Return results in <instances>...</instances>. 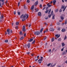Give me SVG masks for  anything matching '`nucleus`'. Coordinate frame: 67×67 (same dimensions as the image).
Segmentation results:
<instances>
[{
    "instance_id": "0eeeda50",
    "label": "nucleus",
    "mask_w": 67,
    "mask_h": 67,
    "mask_svg": "<svg viewBox=\"0 0 67 67\" xmlns=\"http://www.w3.org/2000/svg\"><path fill=\"white\" fill-rule=\"evenodd\" d=\"M49 30L50 31H54V29L53 28H50V29H49Z\"/></svg>"
},
{
    "instance_id": "f3484780",
    "label": "nucleus",
    "mask_w": 67,
    "mask_h": 67,
    "mask_svg": "<svg viewBox=\"0 0 67 67\" xmlns=\"http://www.w3.org/2000/svg\"><path fill=\"white\" fill-rule=\"evenodd\" d=\"M38 1H37V2H36L35 3V5H37V4H38Z\"/></svg>"
},
{
    "instance_id": "4be33fe9",
    "label": "nucleus",
    "mask_w": 67,
    "mask_h": 67,
    "mask_svg": "<svg viewBox=\"0 0 67 67\" xmlns=\"http://www.w3.org/2000/svg\"><path fill=\"white\" fill-rule=\"evenodd\" d=\"M43 30V28H42L40 31V32L41 33H42Z\"/></svg>"
},
{
    "instance_id": "72a5a7b5",
    "label": "nucleus",
    "mask_w": 67,
    "mask_h": 67,
    "mask_svg": "<svg viewBox=\"0 0 67 67\" xmlns=\"http://www.w3.org/2000/svg\"><path fill=\"white\" fill-rule=\"evenodd\" d=\"M66 54V52H64L63 53V55H64V54Z\"/></svg>"
},
{
    "instance_id": "4c0bfd02",
    "label": "nucleus",
    "mask_w": 67,
    "mask_h": 67,
    "mask_svg": "<svg viewBox=\"0 0 67 67\" xmlns=\"http://www.w3.org/2000/svg\"><path fill=\"white\" fill-rule=\"evenodd\" d=\"M35 41L34 40L32 42V44H34L35 43Z\"/></svg>"
},
{
    "instance_id": "aec40b11",
    "label": "nucleus",
    "mask_w": 67,
    "mask_h": 67,
    "mask_svg": "<svg viewBox=\"0 0 67 67\" xmlns=\"http://www.w3.org/2000/svg\"><path fill=\"white\" fill-rule=\"evenodd\" d=\"M1 19H2L3 18V16H4L3 15H1Z\"/></svg>"
},
{
    "instance_id": "7ed1b4c3",
    "label": "nucleus",
    "mask_w": 67,
    "mask_h": 67,
    "mask_svg": "<svg viewBox=\"0 0 67 67\" xmlns=\"http://www.w3.org/2000/svg\"><path fill=\"white\" fill-rule=\"evenodd\" d=\"M43 60L42 59H39L38 60V62L39 64H41L42 63V61Z\"/></svg>"
},
{
    "instance_id": "4468645a",
    "label": "nucleus",
    "mask_w": 67,
    "mask_h": 67,
    "mask_svg": "<svg viewBox=\"0 0 67 67\" xmlns=\"http://www.w3.org/2000/svg\"><path fill=\"white\" fill-rule=\"evenodd\" d=\"M27 46L28 47V48H30V43H29L27 45Z\"/></svg>"
},
{
    "instance_id": "e2e57ef3",
    "label": "nucleus",
    "mask_w": 67,
    "mask_h": 67,
    "mask_svg": "<svg viewBox=\"0 0 67 67\" xmlns=\"http://www.w3.org/2000/svg\"><path fill=\"white\" fill-rule=\"evenodd\" d=\"M20 5V3L19 2L18 3V6H19Z\"/></svg>"
},
{
    "instance_id": "ddd939ff",
    "label": "nucleus",
    "mask_w": 67,
    "mask_h": 67,
    "mask_svg": "<svg viewBox=\"0 0 67 67\" xmlns=\"http://www.w3.org/2000/svg\"><path fill=\"white\" fill-rule=\"evenodd\" d=\"M34 5H32L31 7V10H32L33 9H34Z\"/></svg>"
},
{
    "instance_id": "37998d69",
    "label": "nucleus",
    "mask_w": 67,
    "mask_h": 67,
    "mask_svg": "<svg viewBox=\"0 0 67 67\" xmlns=\"http://www.w3.org/2000/svg\"><path fill=\"white\" fill-rule=\"evenodd\" d=\"M15 29H18V26H16L15 27Z\"/></svg>"
},
{
    "instance_id": "9b49d317",
    "label": "nucleus",
    "mask_w": 67,
    "mask_h": 67,
    "mask_svg": "<svg viewBox=\"0 0 67 67\" xmlns=\"http://www.w3.org/2000/svg\"><path fill=\"white\" fill-rule=\"evenodd\" d=\"M65 5H62L61 7V9H64L65 8Z\"/></svg>"
},
{
    "instance_id": "680f3d73",
    "label": "nucleus",
    "mask_w": 67,
    "mask_h": 67,
    "mask_svg": "<svg viewBox=\"0 0 67 67\" xmlns=\"http://www.w3.org/2000/svg\"><path fill=\"white\" fill-rule=\"evenodd\" d=\"M64 24H65V23H63L62 24V25H64Z\"/></svg>"
},
{
    "instance_id": "a211bd4d",
    "label": "nucleus",
    "mask_w": 67,
    "mask_h": 67,
    "mask_svg": "<svg viewBox=\"0 0 67 67\" xmlns=\"http://www.w3.org/2000/svg\"><path fill=\"white\" fill-rule=\"evenodd\" d=\"M53 41H54V38H53L51 40V41L52 42H53Z\"/></svg>"
},
{
    "instance_id": "f8f14e48",
    "label": "nucleus",
    "mask_w": 67,
    "mask_h": 67,
    "mask_svg": "<svg viewBox=\"0 0 67 67\" xmlns=\"http://www.w3.org/2000/svg\"><path fill=\"white\" fill-rule=\"evenodd\" d=\"M35 12H37V11H38V9H37L36 8H35Z\"/></svg>"
},
{
    "instance_id": "09e8293b",
    "label": "nucleus",
    "mask_w": 67,
    "mask_h": 67,
    "mask_svg": "<svg viewBox=\"0 0 67 67\" xmlns=\"http://www.w3.org/2000/svg\"><path fill=\"white\" fill-rule=\"evenodd\" d=\"M1 2H4V0H1Z\"/></svg>"
},
{
    "instance_id": "6ab92c4d",
    "label": "nucleus",
    "mask_w": 67,
    "mask_h": 67,
    "mask_svg": "<svg viewBox=\"0 0 67 67\" xmlns=\"http://www.w3.org/2000/svg\"><path fill=\"white\" fill-rule=\"evenodd\" d=\"M33 41V39H31L29 40V42H32V41Z\"/></svg>"
},
{
    "instance_id": "f704fd0d",
    "label": "nucleus",
    "mask_w": 67,
    "mask_h": 67,
    "mask_svg": "<svg viewBox=\"0 0 67 67\" xmlns=\"http://www.w3.org/2000/svg\"><path fill=\"white\" fill-rule=\"evenodd\" d=\"M65 24H67V20H65Z\"/></svg>"
},
{
    "instance_id": "c9c22d12",
    "label": "nucleus",
    "mask_w": 67,
    "mask_h": 67,
    "mask_svg": "<svg viewBox=\"0 0 67 67\" xmlns=\"http://www.w3.org/2000/svg\"><path fill=\"white\" fill-rule=\"evenodd\" d=\"M4 4V2H2V5H3Z\"/></svg>"
},
{
    "instance_id": "9d476101",
    "label": "nucleus",
    "mask_w": 67,
    "mask_h": 67,
    "mask_svg": "<svg viewBox=\"0 0 67 67\" xmlns=\"http://www.w3.org/2000/svg\"><path fill=\"white\" fill-rule=\"evenodd\" d=\"M55 36L57 37V38H58L60 36L59 35H58L57 34L55 35Z\"/></svg>"
},
{
    "instance_id": "6e6d98bb",
    "label": "nucleus",
    "mask_w": 67,
    "mask_h": 67,
    "mask_svg": "<svg viewBox=\"0 0 67 67\" xmlns=\"http://www.w3.org/2000/svg\"><path fill=\"white\" fill-rule=\"evenodd\" d=\"M25 36H26V34H24V36L25 37Z\"/></svg>"
},
{
    "instance_id": "c85d7f7f",
    "label": "nucleus",
    "mask_w": 67,
    "mask_h": 67,
    "mask_svg": "<svg viewBox=\"0 0 67 67\" xmlns=\"http://www.w3.org/2000/svg\"><path fill=\"white\" fill-rule=\"evenodd\" d=\"M61 40V38H59V39L58 40V41H60Z\"/></svg>"
},
{
    "instance_id": "774afa93",
    "label": "nucleus",
    "mask_w": 67,
    "mask_h": 67,
    "mask_svg": "<svg viewBox=\"0 0 67 67\" xmlns=\"http://www.w3.org/2000/svg\"><path fill=\"white\" fill-rule=\"evenodd\" d=\"M55 19V17H52V19Z\"/></svg>"
},
{
    "instance_id": "de8ad7c7",
    "label": "nucleus",
    "mask_w": 67,
    "mask_h": 67,
    "mask_svg": "<svg viewBox=\"0 0 67 67\" xmlns=\"http://www.w3.org/2000/svg\"><path fill=\"white\" fill-rule=\"evenodd\" d=\"M66 38H67V37H66V36H65V38L64 39V40H65V39H66Z\"/></svg>"
},
{
    "instance_id": "79ce46f5",
    "label": "nucleus",
    "mask_w": 67,
    "mask_h": 67,
    "mask_svg": "<svg viewBox=\"0 0 67 67\" xmlns=\"http://www.w3.org/2000/svg\"><path fill=\"white\" fill-rule=\"evenodd\" d=\"M18 15H20V12H18Z\"/></svg>"
},
{
    "instance_id": "ea45409f",
    "label": "nucleus",
    "mask_w": 67,
    "mask_h": 67,
    "mask_svg": "<svg viewBox=\"0 0 67 67\" xmlns=\"http://www.w3.org/2000/svg\"><path fill=\"white\" fill-rule=\"evenodd\" d=\"M64 47L63 48H62L61 49V51H63L64 50Z\"/></svg>"
},
{
    "instance_id": "423d86ee",
    "label": "nucleus",
    "mask_w": 67,
    "mask_h": 67,
    "mask_svg": "<svg viewBox=\"0 0 67 67\" xmlns=\"http://www.w3.org/2000/svg\"><path fill=\"white\" fill-rule=\"evenodd\" d=\"M7 32L8 33V34H10V29H7Z\"/></svg>"
},
{
    "instance_id": "a18cd8bd",
    "label": "nucleus",
    "mask_w": 67,
    "mask_h": 67,
    "mask_svg": "<svg viewBox=\"0 0 67 67\" xmlns=\"http://www.w3.org/2000/svg\"><path fill=\"white\" fill-rule=\"evenodd\" d=\"M63 20H59V22H62V21H63Z\"/></svg>"
},
{
    "instance_id": "864d4df0",
    "label": "nucleus",
    "mask_w": 67,
    "mask_h": 67,
    "mask_svg": "<svg viewBox=\"0 0 67 67\" xmlns=\"http://www.w3.org/2000/svg\"><path fill=\"white\" fill-rule=\"evenodd\" d=\"M41 59H43V57H41Z\"/></svg>"
},
{
    "instance_id": "f257e3e1",
    "label": "nucleus",
    "mask_w": 67,
    "mask_h": 67,
    "mask_svg": "<svg viewBox=\"0 0 67 67\" xmlns=\"http://www.w3.org/2000/svg\"><path fill=\"white\" fill-rule=\"evenodd\" d=\"M26 17V19H27L28 18V17H29V15L27 14H26L24 15L22 14L20 16V18L21 19H22L23 18L22 21H24L25 20V19H26L25 18Z\"/></svg>"
},
{
    "instance_id": "5fc2aeb1",
    "label": "nucleus",
    "mask_w": 67,
    "mask_h": 67,
    "mask_svg": "<svg viewBox=\"0 0 67 67\" xmlns=\"http://www.w3.org/2000/svg\"><path fill=\"white\" fill-rule=\"evenodd\" d=\"M58 30H59H59H60V28H58Z\"/></svg>"
},
{
    "instance_id": "c756f323",
    "label": "nucleus",
    "mask_w": 67,
    "mask_h": 67,
    "mask_svg": "<svg viewBox=\"0 0 67 67\" xmlns=\"http://www.w3.org/2000/svg\"><path fill=\"white\" fill-rule=\"evenodd\" d=\"M51 65V63H49L47 65V66H49Z\"/></svg>"
},
{
    "instance_id": "3c124183",
    "label": "nucleus",
    "mask_w": 67,
    "mask_h": 67,
    "mask_svg": "<svg viewBox=\"0 0 67 67\" xmlns=\"http://www.w3.org/2000/svg\"><path fill=\"white\" fill-rule=\"evenodd\" d=\"M51 52V49H50L49 50V52Z\"/></svg>"
},
{
    "instance_id": "2f4dec72",
    "label": "nucleus",
    "mask_w": 67,
    "mask_h": 67,
    "mask_svg": "<svg viewBox=\"0 0 67 67\" xmlns=\"http://www.w3.org/2000/svg\"><path fill=\"white\" fill-rule=\"evenodd\" d=\"M5 42H6V43L8 42V40H5Z\"/></svg>"
},
{
    "instance_id": "69168bd1",
    "label": "nucleus",
    "mask_w": 67,
    "mask_h": 67,
    "mask_svg": "<svg viewBox=\"0 0 67 67\" xmlns=\"http://www.w3.org/2000/svg\"><path fill=\"white\" fill-rule=\"evenodd\" d=\"M31 26V24H30L29 25V27H30V26Z\"/></svg>"
},
{
    "instance_id": "49530a36",
    "label": "nucleus",
    "mask_w": 67,
    "mask_h": 67,
    "mask_svg": "<svg viewBox=\"0 0 67 67\" xmlns=\"http://www.w3.org/2000/svg\"><path fill=\"white\" fill-rule=\"evenodd\" d=\"M40 8H41V7H42V5H40Z\"/></svg>"
},
{
    "instance_id": "412c9836",
    "label": "nucleus",
    "mask_w": 67,
    "mask_h": 67,
    "mask_svg": "<svg viewBox=\"0 0 67 67\" xmlns=\"http://www.w3.org/2000/svg\"><path fill=\"white\" fill-rule=\"evenodd\" d=\"M62 46H64L65 45V44H64V43L63 42L62 43Z\"/></svg>"
},
{
    "instance_id": "473e14b6",
    "label": "nucleus",
    "mask_w": 67,
    "mask_h": 67,
    "mask_svg": "<svg viewBox=\"0 0 67 67\" xmlns=\"http://www.w3.org/2000/svg\"><path fill=\"white\" fill-rule=\"evenodd\" d=\"M47 37L46 36L44 37V38L43 40H46V38Z\"/></svg>"
},
{
    "instance_id": "dca6fc26",
    "label": "nucleus",
    "mask_w": 67,
    "mask_h": 67,
    "mask_svg": "<svg viewBox=\"0 0 67 67\" xmlns=\"http://www.w3.org/2000/svg\"><path fill=\"white\" fill-rule=\"evenodd\" d=\"M60 19H61V20H64V17H63V16H61L60 17Z\"/></svg>"
},
{
    "instance_id": "20e7f679",
    "label": "nucleus",
    "mask_w": 67,
    "mask_h": 67,
    "mask_svg": "<svg viewBox=\"0 0 67 67\" xmlns=\"http://www.w3.org/2000/svg\"><path fill=\"white\" fill-rule=\"evenodd\" d=\"M25 26L24 25L23 26V31H24H24H25V30H26V29H25Z\"/></svg>"
},
{
    "instance_id": "6e6552de",
    "label": "nucleus",
    "mask_w": 67,
    "mask_h": 67,
    "mask_svg": "<svg viewBox=\"0 0 67 67\" xmlns=\"http://www.w3.org/2000/svg\"><path fill=\"white\" fill-rule=\"evenodd\" d=\"M38 16H41L42 15L41 13L40 12H39L38 13Z\"/></svg>"
},
{
    "instance_id": "a878e982",
    "label": "nucleus",
    "mask_w": 67,
    "mask_h": 67,
    "mask_svg": "<svg viewBox=\"0 0 67 67\" xmlns=\"http://www.w3.org/2000/svg\"><path fill=\"white\" fill-rule=\"evenodd\" d=\"M62 32H65V29H63L62 30Z\"/></svg>"
},
{
    "instance_id": "4d7b16f0",
    "label": "nucleus",
    "mask_w": 67,
    "mask_h": 67,
    "mask_svg": "<svg viewBox=\"0 0 67 67\" xmlns=\"http://www.w3.org/2000/svg\"><path fill=\"white\" fill-rule=\"evenodd\" d=\"M49 11L51 12V9H50L49 10Z\"/></svg>"
},
{
    "instance_id": "bf43d9fd",
    "label": "nucleus",
    "mask_w": 67,
    "mask_h": 67,
    "mask_svg": "<svg viewBox=\"0 0 67 67\" xmlns=\"http://www.w3.org/2000/svg\"><path fill=\"white\" fill-rule=\"evenodd\" d=\"M53 3V1H51L50 3H49L50 4H52Z\"/></svg>"
},
{
    "instance_id": "393cba45",
    "label": "nucleus",
    "mask_w": 67,
    "mask_h": 67,
    "mask_svg": "<svg viewBox=\"0 0 67 67\" xmlns=\"http://www.w3.org/2000/svg\"><path fill=\"white\" fill-rule=\"evenodd\" d=\"M47 5H48V7H51V5H49V3H48L47 4Z\"/></svg>"
},
{
    "instance_id": "a19ab883",
    "label": "nucleus",
    "mask_w": 67,
    "mask_h": 67,
    "mask_svg": "<svg viewBox=\"0 0 67 67\" xmlns=\"http://www.w3.org/2000/svg\"><path fill=\"white\" fill-rule=\"evenodd\" d=\"M14 14H15H15H16V12L14 11Z\"/></svg>"
},
{
    "instance_id": "bb28decb",
    "label": "nucleus",
    "mask_w": 67,
    "mask_h": 67,
    "mask_svg": "<svg viewBox=\"0 0 67 67\" xmlns=\"http://www.w3.org/2000/svg\"><path fill=\"white\" fill-rule=\"evenodd\" d=\"M23 38H24V37H22L20 38V40H23Z\"/></svg>"
},
{
    "instance_id": "5701e85b",
    "label": "nucleus",
    "mask_w": 67,
    "mask_h": 67,
    "mask_svg": "<svg viewBox=\"0 0 67 67\" xmlns=\"http://www.w3.org/2000/svg\"><path fill=\"white\" fill-rule=\"evenodd\" d=\"M19 34L21 35L23 34V33L22 32L20 31L19 33Z\"/></svg>"
},
{
    "instance_id": "58836bf2",
    "label": "nucleus",
    "mask_w": 67,
    "mask_h": 67,
    "mask_svg": "<svg viewBox=\"0 0 67 67\" xmlns=\"http://www.w3.org/2000/svg\"><path fill=\"white\" fill-rule=\"evenodd\" d=\"M56 65V64H54L53 65H52V64L51 65V66H52V67H54V66H55Z\"/></svg>"
},
{
    "instance_id": "39448f33",
    "label": "nucleus",
    "mask_w": 67,
    "mask_h": 67,
    "mask_svg": "<svg viewBox=\"0 0 67 67\" xmlns=\"http://www.w3.org/2000/svg\"><path fill=\"white\" fill-rule=\"evenodd\" d=\"M53 11H52L51 13V14L48 15L49 18H51V15H53Z\"/></svg>"
},
{
    "instance_id": "338daca9",
    "label": "nucleus",
    "mask_w": 67,
    "mask_h": 67,
    "mask_svg": "<svg viewBox=\"0 0 67 67\" xmlns=\"http://www.w3.org/2000/svg\"><path fill=\"white\" fill-rule=\"evenodd\" d=\"M65 63H66V64H67V60L65 62Z\"/></svg>"
},
{
    "instance_id": "0e129e2a",
    "label": "nucleus",
    "mask_w": 67,
    "mask_h": 67,
    "mask_svg": "<svg viewBox=\"0 0 67 67\" xmlns=\"http://www.w3.org/2000/svg\"><path fill=\"white\" fill-rule=\"evenodd\" d=\"M45 19L46 20H47V19H48V17H47L46 18H45Z\"/></svg>"
},
{
    "instance_id": "cd10ccee",
    "label": "nucleus",
    "mask_w": 67,
    "mask_h": 67,
    "mask_svg": "<svg viewBox=\"0 0 67 67\" xmlns=\"http://www.w3.org/2000/svg\"><path fill=\"white\" fill-rule=\"evenodd\" d=\"M19 22H17L16 23V25H19Z\"/></svg>"
},
{
    "instance_id": "e433bc0d",
    "label": "nucleus",
    "mask_w": 67,
    "mask_h": 67,
    "mask_svg": "<svg viewBox=\"0 0 67 67\" xmlns=\"http://www.w3.org/2000/svg\"><path fill=\"white\" fill-rule=\"evenodd\" d=\"M58 9H57L55 10V12H58Z\"/></svg>"
},
{
    "instance_id": "13d9d810",
    "label": "nucleus",
    "mask_w": 67,
    "mask_h": 67,
    "mask_svg": "<svg viewBox=\"0 0 67 67\" xmlns=\"http://www.w3.org/2000/svg\"><path fill=\"white\" fill-rule=\"evenodd\" d=\"M44 25H47V24L46 23H44Z\"/></svg>"
},
{
    "instance_id": "f03ea898",
    "label": "nucleus",
    "mask_w": 67,
    "mask_h": 67,
    "mask_svg": "<svg viewBox=\"0 0 67 67\" xmlns=\"http://www.w3.org/2000/svg\"><path fill=\"white\" fill-rule=\"evenodd\" d=\"M34 34L35 35H39V34H40V32H38V31H36L34 33Z\"/></svg>"
},
{
    "instance_id": "7c9ffc66",
    "label": "nucleus",
    "mask_w": 67,
    "mask_h": 67,
    "mask_svg": "<svg viewBox=\"0 0 67 67\" xmlns=\"http://www.w3.org/2000/svg\"><path fill=\"white\" fill-rule=\"evenodd\" d=\"M48 10H47L46 11H45L44 12L45 13H47V12H48Z\"/></svg>"
},
{
    "instance_id": "2eb2a0df",
    "label": "nucleus",
    "mask_w": 67,
    "mask_h": 67,
    "mask_svg": "<svg viewBox=\"0 0 67 67\" xmlns=\"http://www.w3.org/2000/svg\"><path fill=\"white\" fill-rule=\"evenodd\" d=\"M35 59L36 62H37V60H38V59L37 58V57H35Z\"/></svg>"
},
{
    "instance_id": "b1692460",
    "label": "nucleus",
    "mask_w": 67,
    "mask_h": 67,
    "mask_svg": "<svg viewBox=\"0 0 67 67\" xmlns=\"http://www.w3.org/2000/svg\"><path fill=\"white\" fill-rule=\"evenodd\" d=\"M67 6H65V7L64 8V9L63 10V11H64L65 10V9H66V8H67Z\"/></svg>"
},
{
    "instance_id": "c03bdc74",
    "label": "nucleus",
    "mask_w": 67,
    "mask_h": 67,
    "mask_svg": "<svg viewBox=\"0 0 67 67\" xmlns=\"http://www.w3.org/2000/svg\"><path fill=\"white\" fill-rule=\"evenodd\" d=\"M59 11V12H62V9H60V10Z\"/></svg>"
},
{
    "instance_id": "603ef678",
    "label": "nucleus",
    "mask_w": 67,
    "mask_h": 67,
    "mask_svg": "<svg viewBox=\"0 0 67 67\" xmlns=\"http://www.w3.org/2000/svg\"><path fill=\"white\" fill-rule=\"evenodd\" d=\"M10 32H11V33H12V30H10Z\"/></svg>"
},
{
    "instance_id": "052dcab7",
    "label": "nucleus",
    "mask_w": 67,
    "mask_h": 67,
    "mask_svg": "<svg viewBox=\"0 0 67 67\" xmlns=\"http://www.w3.org/2000/svg\"><path fill=\"white\" fill-rule=\"evenodd\" d=\"M8 3V1L7 0L6 1V2H5V3Z\"/></svg>"
},
{
    "instance_id": "1a4fd4ad",
    "label": "nucleus",
    "mask_w": 67,
    "mask_h": 67,
    "mask_svg": "<svg viewBox=\"0 0 67 67\" xmlns=\"http://www.w3.org/2000/svg\"><path fill=\"white\" fill-rule=\"evenodd\" d=\"M56 2V0H53V5H54V4H55V3Z\"/></svg>"
},
{
    "instance_id": "8fccbe9b",
    "label": "nucleus",
    "mask_w": 67,
    "mask_h": 67,
    "mask_svg": "<svg viewBox=\"0 0 67 67\" xmlns=\"http://www.w3.org/2000/svg\"><path fill=\"white\" fill-rule=\"evenodd\" d=\"M27 2L28 3H29L30 2V1L29 0H27Z\"/></svg>"
}]
</instances>
